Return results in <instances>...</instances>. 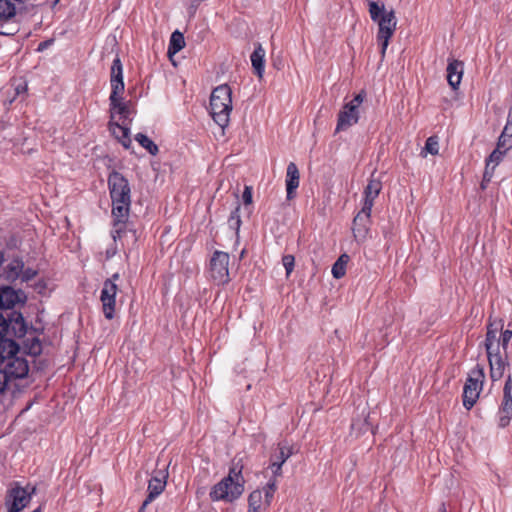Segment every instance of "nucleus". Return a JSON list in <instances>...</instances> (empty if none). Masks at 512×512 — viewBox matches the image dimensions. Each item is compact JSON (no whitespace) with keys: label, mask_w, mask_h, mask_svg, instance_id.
Here are the masks:
<instances>
[{"label":"nucleus","mask_w":512,"mask_h":512,"mask_svg":"<svg viewBox=\"0 0 512 512\" xmlns=\"http://www.w3.org/2000/svg\"><path fill=\"white\" fill-rule=\"evenodd\" d=\"M382 189V183L377 179H370L367 186L364 189V203L363 206L365 210H372L374 205V200L379 195Z\"/></svg>","instance_id":"6ab92c4d"},{"label":"nucleus","mask_w":512,"mask_h":512,"mask_svg":"<svg viewBox=\"0 0 512 512\" xmlns=\"http://www.w3.org/2000/svg\"><path fill=\"white\" fill-rule=\"evenodd\" d=\"M496 166L487 162L486 161V166H485V170H484V173H483V176H484V182H490L492 177H493V174H494V170H495Z\"/></svg>","instance_id":"a19ab883"},{"label":"nucleus","mask_w":512,"mask_h":512,"mask_svg":"<svg viewBox=\"0 0 512 512\" xmlns=\"http://www.w3.org/2000/svg\"><path fill=\"white\" fill-rule=\"evenodd\" d=\"M242 468V465L234 463L233 466L230 468L228 475L224 477V479L232 483H239L241 486L244 487L245 481L242 476Z\"/></svg>","instance_id":"c85d7f7f"},{"label":"nucleus","mask_w":512,"mask_h":512,"mask_svg":"<svg viewBox=\"0 0 512 512\" xmlns=\"http://www.w3.org/2000/svg\"><path fill=\"white\" fill-rule=\"evenodd\" d=\"M362 416V418L353 419L351 423V429L357 436L372 428V425L368 421L369 413H365V411H363Z\"/></svg>","instance_id":"393cba45"},{"label":"nucleus","mask_w":512,"mask_h":512,"mask_svg":"<svg viewBox=\"0 0 512 512\" xmlns=\"http://www.w3.org/2000/svg\"><path fill=\"white\" fill-rule=\"evenodd\" d=\"M13 0H0V26L8 25L7 29L0 31V35H15L19 31L16 21L17 9Z\"/></svg>","instance_id":"1a4fd4ad"},{"label":"nucleus","mask_w":512,"mask_h":512,"mask_svg":"<svg viewBox=\"0 0 512 512\" xmlns=\"http://www.w3.org/2000/svg\"><path fill=\"white\" fill-rule=\"evenodd\" d=\"M502 135H505L507 138H512V118L511 113L508 115L507 123L501 133Z\"/></svg>","instance_id":"37998d69"},{"label":"nucleus","mask_w":512,"mask_h":512,"mask_svg":"<svg viewBox=\"0 0 512 512\" xmlns=\"http://www.w3.org/2000/svg\"><path fill=\"white\" fill-rule=\"evenodd\" d=\"M185 46V39L184 35L178 31L175 30L170 37L169 41V47H168V56L172 57L176 53H178L180 50H182Z\"/></svg>","instance_id":"b1692460"},{"label":"nucleus","mask_w":512,"mask_h":512,"mask_svg":"<svg viewBox=\"0 0 512 512\" xmlns=\"http://www.w3.org/2000/svg\"><path fill=\"white\" fill-rule=\"evenodd\" d=\"M32 512H40V508L33 510Z\"/></svg>","instance_id":"864d4df0"},{"label":"nucleus","mask_w":512,"mask_h":512,"mask_svg":"<svg viewBox=\"0 0 512 512\" xmlns=\"http://www.w3.org/2000/svg\"><path fill=\"white\" fill-rule=\"evenodd\" d=\"M108 185L112 199L114 241L121 239L127 231L128 220V183L120 173L114 171L109 175Z\"/></svg>","instance_id":"7ed1b4c3"},{"label":"nucleus","mask_w":512,"mask_h":512,"mask_svg":"<svg viewBox=\"0 0 512 512\" xmlns=\"http://www.w3.org/2000/svg\"><path fill=\"white\" fill-rule=\"evenodd\" d=\"M60 0H55L54 5H56Z\"/></svg>","instance_id":"6e6d98bb"},{"label":"nucleus","mask_w":512,"mask_h":512,"mask_svg":"<svg viewBox=\"0 0 512 512\" xmlns=\"http://www.w3.org/2000/svg\"><path fill=\"white\" fill-rule=\"evenodd\" d=\"M26 89V86H23V87H17L16 91L17 93L19 94L21 91H24Z\"/></svg>","instance_id":"3c124183"},{"label":"nucleus","mask_w":512,"mask_h":512,"mask_svg":"<svg viewBox=\"0 0 512 512\" xmlns=\"http://www.w3.org/2000/svg\"><path fill=\"white\" fill-rule=\"evenodd\" d=\"M6 389L5 380L2 372H0V394Z\"/></svg>","instance_id":"c03bdc74"},{"label":"nucleus","mask_w":512,"mask_h":512,"mask_svg":"<svg viewBox=\"0 0 512 512\" xmlns=\"http://www.w3.org/2000/svg\"><path fill=\"white\" fill-rule=\"evenodd\" d=\"M243 492L244 487L239 483H232L223 478L212 487L209 496L212 501L233 502L238 499Z\"/></svg>","instance_id":"6e6552de"},{"label":"nucleus","mask_w":512,"mask_h":512,"mask_svg":"<svg viewBox=\"0 0 512 512\" xmlns=\"http://www.w3.org/2000/svg\"><path fill=\"white\" fill-rule=\"evenodd\" d=\"M276 488H277L276 479H271V480H269L267 485L264 487V489L261 490L263 492V500L265 502V506L270 505L273 495L276 491Z\"/></svg>","instance_id":"c756f323"},{"label":"nucleus","mask_w":512,"mask_h":512,"mask_svg":"<svg viewBox=\"0 0 512 512\" xmlns=\"http://www.w3.org/2000/svg\"><path fill=\"white\" fill-rule=\"evenodd\" d=\"M167 477L168 473L165 470H159L152 476L148 484V495L143 501L141 510H143L164 491L167 484Z\"/></svg>","instance_id":"ddd939ff"},{"label":"nucleus","mask_w":512,"mask_h":512,"mask_svg":"<svg viewBox=\"0 0 512 512\" xmlns=\"http://www.w3.org/2000/svg\"><path fill=\"white\" fill-rule=\"evenodd\" d=\"M0 288H12L11 286H1Z\"/></svg>","instance_id":"5fc2aeb1"},{"label":"nucleus","mask_w":512,"mask_h":512,"mask_svg":"<svg viewBox=\"0 0 512 512\" xmlns=\"http://www.w3.org/2000/svg\"><path fill=\"white\" fill-rule=\"evenodd\" d=\"M232 91L227 84L216 87L210 97V109L213 120L222 128L229 123L232 110Z\"/></svg>","instance_id":"20e7f679"},{"label":"nucleus","mask_w":512,"mask_h":512,"mask_svg":"<svg viewBox=\"0 0 512 512\" xmlns=\"http://www.w3.org/2000/svg\"><path fill=\"white\" fill-rule=\"evenodd\" d=\"M43 47H46V43H45V42H44V43H41V44L39 45L38 50H41Z\"/></svg>","instance_id":"603ef678"},{"label":"nucleus","mask_w":512,"mask_h":512,"mask_svg":"<svg viewBox=\"0 0 512 512\" xmlns=\"http://www.w3.org/2000/svg\"><path fill=\"white\" fill-rule=\"evenodd\" d=\"M239 211H240V205H237V207L231 212L229 219H228V224H229L230 228L234 229L237 234H238L240 226H241V218L239 215Z\"/></svg>","instance_id":"2f4dec72"},{"label":"nucleus","mask_w":512,"mask_h":512,"mask_svg":"<svg viewBox=\"0 0 512 512\" xmlns=\"http://www.w3.org/2000/svg\"><path fill=\"white\" fill-rule=\"evenodd\" d=\"M366 1L368 3V10L372 21L377 22L378 24L377 35H387L388 33L389 36H393L397 25V19L394 11H385L384 4H379L374 0Z\"/></svg>","instance_id":"39448f33"},{"label":"nucleus","mask_w":512,"mask_h":512,"mask_svg":"<svg viewBox=\"0 0 512 512\" xmlns=\"http://www.w3.org/2000/svg\"><path fill=\"white\" fill-rule=\"evenodd\" d=\"M24 268V262L20 258L12 259L4 268L2 272V277L10 282H15L18 278H20V273Z\"/></svg>","instance_id":"aec40b11"},{"label":"nucleus","mask_w":512,"mask_h":512,"mask_svg":"<svg viewBox=\"0 0 512 512\" xmlns=\"http://www.w3.org/2000/svg\"><path fill=\"white\" fill-rule=\"evenodd\" d=\"M485 378L483 366L477 364L470 372L463 389V405L471 409L476 403Z\"/></svg>","instance_id":"423d86ee"},{"label":"nucleus","mask_w":512,"mask_h":512,"mask_svg":"<svg viewBox=\"0 0 512 512\" xmlns=\"http://www.w3.org/2000/svg\"><path fill=\"white\" fill-rule=\"evenodd\" d=\"M265 49L260 43L255 44L254 51L250 56L252 68L259 79L263 78L265 71Z\"/></svg>","instance_id":"a211bd4d"},{"label":"nucleus","mask_w":512,"mask_h":512,"mask_svg":"<svg viewBox=\"0 0 512 512\" xmlns=\"http://www.w3.org/2000/svg\"><path fill=\"white\" fill-rule=\"evenodd\" d=\"M242 199L245 205H250L252 203V188L249 186H245Z\"/></svg>","instance_id":"79ce46f5"},{"label":"nucleus","mask_w":512,"mask_h":512,"mask_svg":"<svg viewBox=\"0 0 512 512\" xmlns=\"http://www.w3.org/2000/svg\"><path fill=\"white\" fill-rule=\"evenodd\" d=\"M115 253H116V251H115V250L108 249V250L106 251V257H107V258H110V257L114 256V255H115Z\"/></svg>","instance_id":"49530a36"},{"label":"nucleus","mask_w":512,"mask_h":512,"mask_svg":"<svg viewBox=\"0 0 512 512\" xmlns=\"http://www.w3.org/2000/svg\"><path fill=\"white\" fill-rule=\"evenodd\" d=\"M425 150L431 155H437L439 151L437 138L434 136L429 137L425 143Z\"/></svg>","instance_id":"473e14b6"},{"label":"nucleus","mask_w":512,"mask_h":512,"mask_svg":"<svg viewBox=\"0 0 512 512\" xmlns=\"http://www.w3.org/2000/svg\"><path fill=\"white\" fill-rule=\"evenodd\" d=\"M512 338V330L506 329L501 333V336L499 338L500 345L502 346L503 350L506 352L507 346Z\"/></svg>","instance_id":"4c0bfd02"},{"label":"nucleus","mask_w":512,"mask_h":512,"mask_svg":"<svg viewBox=\"0 0 512 512\" xmlns=\"http://www.w3.org/2000/svg\"><path fill=\"white\" fill-rule=\"evenodd\" d=\"M490 377L492 381H498L504 376L506 368L509 366L506 357H502L499 351L487 353Z\"/></svg>","instance_id":"2eb2a0df"},{"label":"nucleus","mask_w":512,"mask_h":512,"mask_svg":"<svg viewBox=\"0 0 512 512\" xmlns=\"http://www.w3.org/2000/svg\"><path fill=\"white\" fill-rule=\"evenodd\" d=\"M504 155H505V152L495 148L492 151V153L489 155V157L486 159V161L497 166L501 162Z\"/></svg>","instance_id":"f704fd0d"},{"label":"nucleus","mask_w":512,"mask_h":512,"mask_svg":"<svg viewBox=\"0 0 512 512\" xmlns=\"http://www.w3.org/2000/svg\"><path fill=\"white\" fill-rule=\"evenodd\" d=\"M32 349L34 350V353H39L41 350V345L39 344V342L37 343V347L33 345Z\"/></svg>","instance_id":"de8ad7c7"},{"label":"nucleus","mask_w":512,"mask_h":512,"mask_svg":"<svg viewBox=\"0 0 512 512\" xmlns=\"http://www.w3.org/2000/svg\"><path fill=\"white\" fill-rule=\"evenodd\" d=\"M391 37L392 36H389L388 33L387 35H377V41L380 45V54L382 58L385 56L387 47L389 45V40L391 39Z\"/></svg>","instance_id":"c9c22d12"},{"label":"nucleus","mask_w":512,"mask_h":512,"mask_svg":"<svg viewBox=\"0 0 512 512\" xmlns=\"http://www.w3.org/2000/svg\"><path fill=\"white\" fill-rule=\"evenodd\" d=\"M0 299H2L0 297ZM2 300H0L1 302ZM16 319L12 320V325L9 327V325L6 323V321H10L7 314H0V331L4 334L8 335H22L24 331V326L21 323V317L18 315L16 316Z\"/></svg>","instance_id":"412c9836"},{"label":"nucleus","mask_w":512,"mask_h":512,"mask_svg":"<svg viewBox=\"0 0 512 512\" xmlns=\"http://www.w3.org/2000/svg\"><path fill=\"white\" fill-rule=\"evenodd\" d=\"M108 286H110V288H113V289L117 288L116 284L112 283V281L110 279H107L105 281L104 288H108Z\"/></svg>","instance_id":"a18cd8bd"},{"label":"nucleus","mask_w":512,"mask_h":512,"mask_svg":"<svg viewBox=\"0 0 512 512\" xmlns=\"http://www.w3.org/2000/svg\"><path fill=\"white\" fill-rule=\"evenodd\" d=\"M229 254L222 251H215L210 261L211 277L216 285H223L227 282L229 271Z\"/></svg>","instance_id":"9d476101"},{"label":"nucleus","mask_w":512,"mask_h":512,"mask_svg":"<svg viewBox=\"0 0 512 512\" xmlns=\"http://www.w3.org/2000/svg\"><path fill=\"white\" fill-rule=\"evenodd\" d=\"M116 290H102L101 302L103 307V313L107 319H112L115 313L116 305Z\"/></svg>","instance_id":"4be33fe9"},{"label":"nucleus","mask_w":512,"mask_h":512,"mask_svg":"<svg viewBox=\"0 0 512 512\" xmlns=\"http://www.w3.org/2000/svg\"><path fill=\"white\" fill-rule=\"evenodd\" d=\"M349 261L347 254H342L332 266V274L336 279H339L345 275L346 265Z\"/></svg>","instance_id":"cd10ccee"},{"label":"nucleus","mask_w":512,"mask_h":512,"mask_svg":"<svg viewBox=\"0 0 512 512\" xmlns=\"http://www.w3.org/2000/svg\"><path fill=\"white\" fill-rule=\"evenodd\" d=\"M442 512H446L445 510H443Z\"/></svg>","instance_id":"4d7b16f0"},{"label":"nucleus","mask_w":512,"mask_h":512,"mask_svg":"<svg viewBox=\"0 0 512 512\" xmlns=\"http://www.w3.org/2000/svg\"><path fill=\"white\" fill-rule=\"evenodd\" d=\"M135 140L140 144L141 147L146 149L150 155L155 156L158 153V146L147 135L138 133L135 135Z\"/></svg>","instance_id":"bb28decb"},{"label":"nucleus","mask_w":512,"mask_h":512,"mask_svg":"<svg viewBox=\"0 0 512 512\" xmlns=\"http://www.w3.org/2000/svg\"><path fill=\"white\" fill-rule=\"evenodd\" d=\"M34 492L35 487H32L31 491L18 485L10 489L6 500L8 512H20L28 505Z\"/></svg>","instance_id":"9b49d317"},{"label":"nucleus","mask_w":512,"mask_h":512,"mask_svg":"<svg viewBox=\"0 0 512 512\" xmlns=\"http://www.w3.org/2000/svg\"><path fill=\"white\" fill-rule=\"evenodd\" d=\"M268 506H265L263 492L254 490L248 497V512H263Z\"/></svg>","instance_id":"5701e85b"},{"label":"nucleus","mask_w":512,"mask_h":512,"mask_svg":"<svg viewBox=\"0 0 512 512\" xmlns=\"http://www.w3.org/2000/svg\"><path fill=\"white\" fill-rule=\"evenodd\" d=\"M491 326L492 325L488 327L485 339V349L487 353L499 351L500 346V340L497 337V328L492 329Z\"/></svg>","instance_id":"a878e982"},{"label":"nucleus","mask_w":512,"mask_h":512,"mask_svg":"<svg viewBox=\"0 0 512 512\" xmlns=\"http://www.w3.org/2000/svg\"><path fill=\"white\" fill-rule=\"evenodd\" d=\"M496 148L506 153L510 148H512V138H507L505 135L501 134Z\"/></svg>","instance_id":"72a5a7b5"},{"label":"nucleus","mask_w":512,"mask_h":512,"mask_svg":"<svg viewBox=\"0 0 512 512\" xmlns=\"http://www.w3.org/2000/svg\"><path fill=\"white\" fill-rule=\"evenodd\" d=\"M447 81L453 90H457L464 73V63L457 59H448Z\"/></svg>","instance_id":"dca6fc26"},{"label":"nucleus","mask_w":512,"mask_h":512,"mask_svg":"<svg viewBox=\"0 0 512 512\" xmlns=\"http://www.w3.org/2000/svg\"><path fill=\"white\" fill-rule=\"evenodd\" d=\"M292 455V450L289 447L279 445L278 453L271 456L272 461L281 462L284 464Z\"/></svg>","instance_id":"7c9ffc66"},{"label":"nucleus","mask_w":512,"mask_h":512,"mask_svg":"<svg viewBox=\"0 0 512 512\" xmlns=\"http://www.w3.org/2000/svg\"><path fill=\"white\" fill-rule=\"evenodd\" d=\"M372 210H365L364 207L353 219V234L356 240L364 241L369 232V223Z\"/></svg>","instance_id":"4468645a"},{"label":"nucleus","mask_w":512,"mask_h":512,"mask_svg":"<svg viewBox=\"0 0 512 512\" xmlns=\"http://www.w3.org/2000/svg\"><path fill=\"white\" fill-rule=\"evenodd\" d=\"M365 93H358L350 102L346 103L338 114L335 133L346 131L351 126L358 123L359 106L362 104Z\"/></svg>","instance_id":"0eeeda50"},{"label":"nucleus","mask_w":512,"mask_h":512,"mask_svg":"<svg viewBox=\"0 0 512 512\" xmlns=\"http://www.w3.org/2000/svg\"><path fill=\"white\" fill-rule=\"evenodd\" d=\"M110 85V120L108 129L110 134L121 143L125 149H128V105L123 99L125 85L123 81L122 64L118 57L114 59L111 67Z\"/></svg>","instance_id":"f03ea898"},{"label":"nucleus","mask_w":512,"mask_h":512,"mask_svg":"<svg viewBox=\"0 0 512 512\" xmlns=\"http://www.w3.org/2000/svg\"><path fill=\"white\" fill-rule=\"evenodd\" d=\"M0 314H7L11 322L6 321L9 327L16 316L21 317V323L24 326L22 335H8L0 331V372H2L6 388L13 381L24 379L29 373V364L25 357L19 355V345L14 338H23L27 333V324L21 312L13 309L16 304H24L26 295L24 290H0Z\"/></svg>","instance_id":"f257e3e1"},{"label":"nucleus","mask_w":512,"mask_h":512,"mask_svg":"<svg viewBox=\"0 0 512 512\" xmlns=\"http://www.w3.org/2000/svg\"><path fill=\"white\" fill-rule=\"evenodd\" d=\"M488 183H489V182H484V178H483V179H482V182H481V188H482L483 190H485V189H486V187H487V184H488Z\"/></svg>","instance_id":"09e8293b"},{"label":"nucleus","mask_w":512,"mask_h":512,"mask_svg":"<svg viewBox=\"0 0 512 512\" xmlns=\"http://www.w3.org/2000/svg\"><path fill=\"white\" fill-rule=\"evenodd\" d=\"M3 262H4V254L2 251H0V266L2 265Z\"/></svg>","instance_id":"8fccbe9b"},{"label":"nucleus","mask_w":512,"mask_h":512,"mask_svg":"<svg viewBox=\"0 0 512 512\" xmlns=\"http://www.w3.org/2000/svg\"><path fill=\"white\" fill-rule=\"evenodd\" d=\"M512 419V377L509 374L503 388V399L499 408V426L506 427Z\"/></svg>","instance_id":"f8f14e48"},{"label":"nucleus","mask_w":512,"mask_h":512,"mask_svg":"<svg viewBox=\"0 0 512 512\" xmlns=\"http://www.w3.org/2000/svg\"><path fill=\"white\" fill-rule=\"evenodd\" d=\"M37 275V271L32 268L22 269L20 273V279L22 282H28Z\"/></svg>","instance_id":"58836bf2"},{"label":"nucleus","mask_w":512,"mask_h":512,"mask_svg":"<svg viewBox=\"0 0 512 512\" xmlns=\"http://www.w3.org/2000/svg\"><path fill=\"white\" fill-rule=\"evenodd\" d=\"M295 258L291 254L284 255L282 257V264L286 270V274L289 275L294 269Z\"/></svg>","instance_id":"e433bc0d"},{"label":"nucleus","mask_w":512,"mask_h":512,"mask_svg":"<svg viewBox=\"0 0 512 512\" xmlns=\"http://www.w3.org/2000/svg\"><path fill=\"white\" fill-rule=\"evenodd\" d=\"M285 183L287 199H293L295 197V191L300 183V173L294 162H290L287 166Z\"/></svg>","instance_id":"f3484780"},{"label":"nucleus","mask_w":512,"mask_h":512,"mask_svg":"<svg viewBox=\"0 0 512 512\" xmlns=\"http://www.w3.org/2000/svg\"><path fill=\"white\" fill-rule=\"evenodd\" d=\"M282 465L281 462H278V461H272L270 460V465H269V469L271 470L273 476H274V479L278 476H281L282 474Z\"/></svg>","instance_id":"ea45409f"}]
</instances>
